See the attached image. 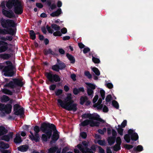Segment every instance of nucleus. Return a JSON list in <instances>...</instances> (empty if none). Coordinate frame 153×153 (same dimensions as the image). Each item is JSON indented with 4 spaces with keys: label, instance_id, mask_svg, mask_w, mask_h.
Returning <instances> with one entry per match:
<instances>
[{
    "label": "nucleus",
    "instance_id": "nucleus-1",
    "mask_svg": "<svg viewBox=\"0 0 153 153\" xmlns=\"http://www.w3.org/2000/svg\"><path fill=\"white\" fill-rule=\"evenodd\" d=\"M23 2L20 0H7L1 2L2 10H23Z\"/></svg>",
    "mask_w": 153,
    "mask_h": 153
},
{
    "label": "nucleus",
    "instance_id": "nucleus-2",
    "mask_svg": "<svg viewBox=\"0 0 153 153\" xmlns=\"http://www.w3.org/2000/svg\"><path fill=\"white\" fill-rule=\"evenodd\" d=\"M41 131L47 135L48 138H50L52 133V130L53 131L52 137L53 140L56 141L59 138V135L56 130L55 126L53 124L43 123L41 127Z\"/></svg>",
    "mask_w": 153,
    "mask_h": 153
},
{
    "label": "nucleus",
    "instance_id": "nucleus-3",
    "mask_svg": "<svg viewBox=\"0 0 153 153\" xmlns=\"http://www.w3.org/2000/svg\"><path fill=\"white\" fill-rule=\"evenodd\" d=\"M70 94H68L64 102L60 99L57 100L58 105L68 111H76L77 109V104L74 102Z\"/></svg>",
    "mask_w": 153,
    "mask_h": 153
},
{
    "label": "nucleus",
    "instance_id": "nucleus-4",
    "mask_svg": "<svg viewBox=\"0 0 153 153\" xmlns=\"http://www.w3.org/2000/svg\"><path fill=\"white\" fill-rule=\"evenodd\" d=\"M6 63L7 65L4 67L1 64H0V69L3 68L2 71L4 72V75L10 76H13L16 73L15 68L10 61H7Z\"/></svg>",
    "mask_w": 153,
    "mask_h": 153
},
{
    "label": "nucleus",
    "instance_id": "nucleus-5",
    "mask_svg": "<svg viewBox=\"0 0 153 153\" xmlns=\"http://www.w3.org/2000/svg\"><path fill=\"white\" fill-rule=\"evenodd\" d=\"M12 108V105L7 104L4 105L0 103V115L1 116L3 117L6 114H8L11 112Z\"/></svg>",
    "mask_w": 153,
    "mask_h": 153
},
{
    "label": "nucleus",
    "instance_id": "nucleus-6",
    "mask_svg": "<svg viewBox=\"0 0 153 153\" xmlns=\"http://www.w3.org/2000/svg\"><path fill=\"white\" fill-rule=\"evenodd\" d=\"M1 25L3 28L8 29L10 27H16V25L13 20L9 19L6 20L3 18L1 19Z\"/></svg>",
    "mask_w": 153,
    "mask_h": 153
},
{
    "label": "nucleus",
    "instance_id": "nucleus-7",
    "mask_svg": "<svg viewBox=\"0 0 153 153\" xmlns=\"http://www.w3.org/2000/svg\"><path fill=\"white\" fill-rule=\"evenodd\" d=\"M34 130L35 132L34 135L32 132L30 131V133L31 135H29V137L32 140H34L36 142H38L40 139L38 134L40 131L39 127L37 126H35L34 127Z\"/></svg>",
    "mask_w": 153,
    "mask_h": 153
},
{
    "label": "nucleus",
    "instance_id": "nucleus-8",
    "mask_svg": "<svg viewBox=\"0 0 153 153\" xmlns=\"http://www.w3.org/2000/svg\"><path fill=\"white\" fill-rule=\"evenodd\" d=\"M82 144L84 146V147L83 145L80 144L78 145L77 147L83 153H93V152L91 149L87 148V144L86 142H83Z\"/></svg>",
    "mask_w": 153,
    "mask_h": 153
},
{
    "label": "nucleus",
    "instance_id": "nucleus-9",
    "mask_svg": "<svg viewBox=\"0 0 153 153\" xmlns=\"http://www.w3.org/2000/svg\"><path fill=\"white\" fill-rule=\"evenodd\" d=\"M82 117L85 118H88L91 119H93L99 121L104 123V121L101 118H100V116L98 115H95L94 114H85L82 116Z\"/></svg>",
    "mask_w": 153,
    "mask_h": 153
},
{
    "label": "nucleus",
    "instance_id": "nucleus-10",
    "mask_svg": "<svg viewBox=\"0 0 153 153\" xmlns=\"http://www.w3.org/2000/svg\"><path fill=\"white\" fill-rule=\"evenodd\" d=\"M42 2L45 3L46 5L49 10H55L56 8V4L55 1L52 0H41Z\"/></svg>",
    "mask_w": 153,
    "mask_h": 153
},
{
    "label": "nucleus",
    "instance_id": "nucleus-11",
    "mask_svg": "<svg viewBox=\"0 0 153 153\" xmlns=\"http://www.w3.org/2000/svg\"><path fill=\"white\" fill-rule=\"evenodd\" d=\"M45 75L48 80L51 82L54 81L57 82L60 80L59 76L56 74L53 75L50 73H46Z\"/></svg>",
    "mask_w": 153,
    "mask_h": 153
},
{
    "label": "nucleus",
    "instance_id": "nucleus-12",
    "mask_svg": "<svg viewBox=\"0 0 153 153\" xmlns=\"http://www.w3.org/2000/svg\"><path fill=\"white\" fill-rule=\"evenodd\" d=\"M15 33V30L12 28L6 30L3 29L0 27V34L4 35L6 34H10L13 35Z\"/></svg>",
    "mask_w": 153,
    "mask_h": 153
},
{
    "label": "nucleus",
    "instance_id": "nucleus-13",
    "mask_svg": "<svg viewBox=\"0 0 153 153\" xmlns=\"http://www.w3.org/2000/svg\"><path fill=\"white\" fill-rule=\"evenodd\" d=\"M86 84L89 87V88H87L88 94L92 97L93 96V90L95 89V86L94 84L90 83H86Z\"/></svg>",
    "mask_w": 153,
    "mask_h": 153
},
{
    "label": "nucleus",
    "instance_id": "nucleus-14",
    "mask_svg": "<svg viewBox=\"0 0 153 153\" xmlns=\"http://www.w3.org/2000/svg\"><path fill=\"white\" fill-rule=\"evenodd\" d=\"M46 28L48 31L49 33H52L53 32V29L55 31H58L60 30V27L59 26L56 24H52L51 25V27L48 26V25L46 26Z\"/></svg>",
    "mask_w": 153,
    "mask_h": 153
},
{
    "label": "nucleus",
    "instance_id": "nucleus-15",
    "mask_svg": "<svg viewBox=\"0 0 153 153\" xmlns=\"http://www.w3.org/2000/svg\"><path fill=\"white\" fill-rule=\"evenodd\" d=\"M116 141V144L113 146V150L115 151H117L120 149V145L121 143V140L120 137H117Z\"/></svg>",
    "mask_w": 153,
    "mask_h": 153
},
{
    "label": "nucleus",
    "instance_id": "nucleus-16",
    "mask_svg": "<svg viewBox=\"0 0 153 153\" xmlns=\"http://www.w3.org/2000/svg\"><path fill=\"white\" fill-rule=\"evenodd\" d=\"M2 13L4 16L10 18H11L15 16L14 13L11 10H3Z\"/></svg>",
    "mask_w": 153,
    "mask_h": 153
},
{
    "label": "nucleus",
    "instance_id": "nucleus-17",
    "mask_svg": "<svg viewBox=\"0 0 153 153\" xmlns=\"http://www.w3.org/2000/svg\"><path fill=\"white\" fill-rule=\"evenodd\" d=\"M129 134H130L131 139L132 140L136 141L138 138V136L137 134L135 133H134V131L131 129L129 130L128 131Z\"/></svg>",
    "mask_w": 153,
    "mask_h": 153
},
{
    "label": "nucleus",
    "instance_id": "nucleus-18",
    "mask_svg": "<svg viewBox=\"0 0 153 153\" xmlns=\"http://www.w3.org/2000/svg\"><path fill=\"white\" fill-rule=\"evenodd\" d=\"M102 102V100L101 98H100L97 102L95 103L93 105L94 107H96L98 110H101L102 109L103 107V105L102 104H101Z\"/></svg>",
    "mask_w": 153,
    "mask_h": 153
},
{
    "label": "nucleus",
    "instance_id": "nucleus-19",
    "mask_svg": "<svg viewBox=\"0 0 153 153\" xmlns=\"http://www.w3.org/2000/svg\"><path fill=\"white\" fill-rule=\"evenodd\" d=\"M28 146L27 145L21 146L18 148L19 150L22 152L26 151L28 149Z\"/></svg>",
    "mask_w": 153,
    "mask_h": 153
},
{
    "label": "nucleus",
    "instance_id": "nucleus-20",
    "mask_svg": "<svg viewBox=\"0 0 153 153\" xmlns=\"http://www.w3.org/2000/svg\"><path fill=\"white\" fill-rule=\"evenodd\" d=\"M9 147V145L7 143H4L3 141L0 142V151L1 149H7Z\"/></svg>",
    "mask_w": 153,
    "mask_h": 153
},
{
    "label": "nucleus",
    "instance_id": "nucleus-21",
    "mask_svg": "<svg viewBox=\"0 0 153 153\" xmlns=\"http://www.w3.org/2000/svg\"><path fill=\"white\" fill-rule=\"evenodd\" d=\"M22 141V139L20 135L19 134H17L15 138L14 139V142L16 143H19Z\"/></svg>",
    "mask_w": 153,
    "mask_h": 153
},
{
    "label": "nucleus",
    "instance_id": "nucleus-22",
    "mask_svg": "<svg viewBox=\"0 0 153 153\" xmlns=\"http://www.w3.org/2000/svg\"><path fill=\"white\" fill-rule=\"evenodd\" d=\"M61 13V10H56L50 14L51 16L53 17L58 16Z\"/></svg>",
    "mask_w": 153,
    "mask_h": 153
},
{
    "label": "nucleus",
    "instance_id": "nucleus-23",
    "mask_svg": "<svg viewBox=\"0 0 153 153\" xmlns=\"http://www.w3.org/2000/svg\"><path fill=\"white\" fill-rule=\"evenodd\" d=\"M80 91H84V90L83 88H79V89L75 88L73 90V93L75 95H76L78 94Z\"/></svg>",
    "mask_w": 153,
    "mask_h": 153
},
{
    "label": "nucleus",
    "instance_id": "nucleus-24",
    "mask_svg": "<svg viewBox=\"0 0 153 153\" xmlns=\"http://www.w3.org/2000/svg\"><path fill=\"white\" fill-rule=\"evenodd\" d=\"M90 125L91 126H98L100 125V123L97 122L92 120H90Z\"/></svg>",
    "mask_w": 153,
    "mask_h": 153
},
{
    "label": "nucleus",
    "instance_id": "nucleus-25",
    "mask_svg": "<svg viewBox=\"0 0 153 153\" xmlns=\"http://www.w3.org/2000/svg\"><path fill=\"white\" fill-rule=\"evenodd\" d=\"M10 57V55L8 54H0V58L4 59H7Z\"/></svg>",
    "mask_w": 153,
    "mask_h": 153
},
{
    "label": "nucleus",
    "instance_id": "nucleus-26",
    "mask_svg": "<svg viewBox=\"0 0 153 153\" xmlns=\"http://www.w3.org/2000/svg\"><path fill=\"white\" fill-rule=\"evenodd\" d=\"M66 56L68 59L71 61V63H74L75 62V59L74 56L69 53H67Z\"/></svg>",
    "mask_w": 153,
    "mask_h": 153
},
{
    "label": "nucleus",
    "instance_id": "nucleus-27",
    "mask_svg": "<svg viewBox=\"0 0 153 153\" xmlns=\"http://www.w3.org/2000/svg\"><path fill=\"white\" fill-rule=\"evenodd\" d=\"M7 130L3 126H0V136L7 133Z\"/></svg>",
    "mask_w": 153,
    "mask_h": 153
},
{
    "label": "nucleus",
    "instance_id": "nucleus-28",
    "mask_svg": "<svg viewBox=\"0 0 153 153\" xmlns=\"http://www.w3.org/2000/svg\"><path fill=\"white\" fill-rule=\"evenodd\" d=\"M2 45L0 47V53L5 51L8 49L7 45Z\"/></svg>",
    "mask_w": 153,
    "mask_h": 153
},
{
    "label": "nucleus",
    "instance_id": "nucleus-29",
    "mask_svg": "<svg viewBox=\"0 0 153 153\" xmlns=\"http://www.w3.org/2000/svg\"><path fill=\"white\" fill-rule=\"evenodd\" d=\"M108 141L110 145H112L114 143L115 139L112 137H109L108 139Z\"/></svg>",
    "mask_w": 153,
    "mask_h": 153
},
{
    "label": "nucleus",
    "instance_id": "nucleus-30",
    "mask_svg": "<svg viewBox=\"0 0 153 153\" xmlns=\"http://www.w3.org/2000/svg\"><path fill=\"white\" fill-rule=\"evenodd\" d=\"M24 113L23 109L22 108H20L17 110L14 111V113L16 115H22Z\"/></svg>",
    "mask_w": 153,
    "mask_h": 153
},
{
    "label": "nucleus",
    "instance_id": "nucleus-31",
    "mask_svg": "<svg viewBox=\"0 0 153 153\" xmlns=\"http://www.w3.org/2000/svg\"><path fill=\"white\" fill-rule=\"evenodd\" d=\"M1 101L2 102H5L10 100L9 97L6 95H3L1 98Z\"/></svg>",
    "mask_w": 153,
    "mask_h": 153
},
{
    "label": "nucleus",
    "instance_id": "nucleus-32",
    "mask_svg": "<svg viewBox=\"0 0 153 153\" xmlns=\"http://www.w3.org/2000/svg\"><path fill=\"white\" fill-rule=\"evenodd\" d=\"M14 81L15 85H16L20 87H22L23 85L22 83L20 80L15 79Z\"/></svg>",
    "mask_w": 153,
    "mask_h": 153
},
{
    "label": "nucleus",
    "instance_id": "nucleus-33",
    "mask_svg": "<svg viewBox=\"0 0 153 153\" xmlns=\"http://www.w3.org/2000/svg\"><path fill=\"white\" fill-rule=\"evenodd\" d=\"M58 149L56 146L52 147L48 150V153H54Z\"/></svg>",
    "mask_w": 153,
    "mask_h": 153
},
{
    "label": "nucleus",
    "instance_id": "nucleus-34",
    "mask_svg": "<svg viewBox=\"0 0 153 153\" xmlns=\"http://www.w3.org/2000/svg\"><path fill=\"white\" fill-rule=\"evenodd\" d=\"M88 100V97L86 96H82L80 99V103L83 105L84 103Z\"/></svg>",
    "mask_w": 153,
    "mask_h": 153
},
{
    "label": "nucleus",
    "instance_id": "nucleus-35",
    "mask_svg": "<svg viewBox=\"0 0 153 153\" xmlns=\"http://www.w3.org/2000/svg\"><path fill=\"white\" fill-rule=\"evenodd\" d=\"M44 52L45 55H47L49 54H51L52 55L54 54V53L50 49L45 50Z\"/></svg>",
    "mask_w": 153,
    "mask_h": 153
},
{
    "label": "nucleus",
    "instance_id": "nucleus-36",
    "mask_svg": "<svg viewBox=\"0 0 153 153\" xmlns=\"http://www.w3.org/2000/svg\"><path fill=\"white\" fill-rule=\"evenodd\" d=\"M2 92L6 94L12 95V92L6 89H3L1 90Z\"/></svg>",
    "mask_w": 153,
    "mask_h": 153
},
{
    "label": "nucleus",
    "instance_id": "nucleus-37",
    "mask_svg": "<svg viewBox=\"0 0 153 153\" xmlns=\"http://www.w3.org/2000/svg\"><path fill=\"white\" fill-rule=\"evenodd\" d=\"M30 34L31 38L34 40L36 38V34L34 32L33 30H31L30 31Z\"/></svg>",
    "mask_w": 153,
    "mask_h": 153
},
{
    "label": "nucleus",
    "instance_id": "nucleus-38",
    "mask_svg": "<svg viewBox=\"0 0 153 153\" xmlns=\"http://www.w3.org/2000/svg\"><path fill=\"white\" fill-rule=\"evenodd\" d=\"M92 70L97 76H99L100 75V72L97 68L95 67L93 68Z\"/></svg>",
    "mask_w": 153,
    "mask_h": 153
},
{
    "label": "nucleus",
    "instance_id": "nucleus-39",
    "mask_svg": "<svg viewBox=\"0 0 153 153\" xmlns=\"http://www.w3.org/2000/svg\"><path fill=\"white\" fill-rule=\"evenodd\" d=\"M6 86L8 87H10L11 88H13L15 87V85L14 84V82H10L9 83L6 85Z\"/></svg>",
    "mask_w": 153,
    "mask_h": 153
},
{
    "label": "nucleus",
    "instance_id": "nucleus-40",
    "mask_svg": "<svg viewBox=\"0 0 153 153\" xmlns=\"http://www.w3.org/2000/svg\"><path fill=\"white\" fill-rule=\"evenodd\" d=\"M90 120H85L81 123V125L83 126H87L89 124H90Z\"/></svg>",
    "mask_w": 153,
    "mask_h": 153
},
{
    "label": "nucleus",
    "instance_id": "nucleus-41",
    "mask_svg": "<svg viewBox=\"0 0 153 153\" xmlns=\"http://www.w3.org/2000/svg\"><path fill=\"white\" fill-rule=\"evenodd\" d=\"M1 139L2 140H4L7 141H8L10 140V137L9 135H5L1 137Z\"/></svg>",
    "mask_w": 153,
    "mask_h": 153
},
{
    "label": "nucleus",
    "instance_id": "nucleus-42",
    "mask_svg": "<svg viewBox=\"0 0 153 153\" xmlns=\"http://www.w3.org/2000/svg\"><path fill=\"white\" fill-rule=\"evenodd\" d=\"M62 2L61 1H58L57 2L56 4V7H58L59 8L57 9L56 10H61V9L60 8L62 7Z\"/></svg>",
    "mask_w": 153,
    "mask_h": 153
},
{
    "label": "nucleus",
    "instance_id": "nucleus-43",
    "mask_svg": "<svg viewBox=\"0 0 153 153\" xmlns=\"http://www.w3.org/2000/svg\"><path fill=\"white\" fill-rule=\"evenodd\" d=\"M124 139L127 143H129L130 141V136L128 134H126L124 135Z\"/></svg>",
    "mask_w": 153,
    "mask_h": 153
},
{
    "label": "nucleus",
    "instance_id": "nucleus-44",
    "mask_svg": "<svg viewBox=\"0 0 153 153\" xmlns=\"http://www.w3.org/2000/svg\"><path fill=\"white\" fill-rule=\"evenodd\" d=\"M112 105L113 106L117 109L119 108V105L118 102L115 100H113L112 102Z\"/></svg>",
    "mask_w": 153,
    "mask_h": 153
},
{
    "label": "nucleus",
    "instance_id": "nucleus-45",
    "mask_svg": "<svg viewBox=\"0 0 153 153\" xmlns=\"http://www.w3.org/2000/svg\"><path fill=\"white\" fill-rule=\"evenodd\" d=\"M92 60L95 63L98 64L100 63V61L99 59L97 58H95L92 56Z\"/></svg>",
    "mask_w": 153,
    "mask_h": 153
},
{
    "label": "nucleus",
    "instance_id": "nucleus-46",
    "mask_svg": "<svg viewBox=\"0 0 153 153\" xmlns=\"http://www.w3.org/2000/svg\"><path fill=\"white\" fill-rule=\"evenodd\" d=\"M84 74L85 76L88 78L91 79L92 78V76L88 71H85Z\"/></svg>",
    "mask_w": 153,
    "mask_h": 153
},
{
    "label": "nucleus",
    "instance_id": "nucleus-47",
    "mask_svg": "<svg viewBox=\"0 0 153 153\" xmlns=\"http://www.w3.org/2000/svg\"><path fill=\"white\" fill-rule=\"evenodd\" d=\"M52 69L54 71H58L59 70V67L58 65H54L52 67Z\"/></svg>",
    "mask_w": 153,
    "mask_h": 153
},
{
    "label": "nucleus",
    "instance_id": "nucleus-48",
    "mask_svg": "<svg viewBox=\"0 0 153 153\" xmlns=\"http://www.w3.org/2000/svg\"><path fill=\"white\" fill-rule=\"evenodd\" d=\"M53 35L55 36H62V34L61 32L58 30L54 32L53 33Z\"/></svg>",
    "mask_w": 153,
    "mask_h": 153
},
{
    "label": "nucleus",
    "instance_id": "nucleus-49",
    "mask_svg": "<svg viewBox=\"0 0 153 153\" xmlns=\"http://www.w3.org/2000/svg\"><path fill=\"white\" fill-rule=\"evenodd\" d=\"M97 143L101 146H105V140H99L97 141Z\"/></svg>",
    "mask_w": 153,
    "mask_h": 153
},
{
    "label": "nucleus",
    "instance_id": "nucleus-50",
    "mask_svg": "<svg viewBox=\"0 0 153 153\" xmlns=\"http://www.w3.org/2000/svg\"><path fill=\"white\" fill-rule=\"evenodd\" d=\"M48 138L47 135L46 134H43L42 135V139L43 141H46Z\"/></svg>",
    "mask_w": 153,
    "mask_h": 153
},
{
    "label": "nucleus",
    "instance_id": "nucleus-51",
    "mask_svg": "<svg viewBox=\"0 0 153 153\" xmlns=\"http://www.w3.org/2000/svg\"><path fill=\"white\" fill-rule=\"evenodd\" d=\"M100 94L103 100H104L105 97V92L103 90H101L100 91Z\"/></svg>",
    "mask_w": 153,
    "mask_h": 153
},
{
    "label": "nucleus",
    "instance_id": "nucleus-52",
    "mask_svg": "<svg viewBox=\"0 0 153 153\" xmlns=\"http://www.w3.org/2000/svg\"><path fill=\"white\" fill-rule=\"evenodd\" d=\"M106 131V128H104L102 130L99 129L98 131V132L101 134H103Z\"/></svg>",
    "mask_w": 153,
    "mask_h": 153
},
{
    "label": "nucleus",
    "instance_id": "nucleus-53",
    "mask_svg": "<svg viewBox=\"0 0 153 153\" xmlns=\"http://www.w3.org/2000/svg\"><path fill=\"white\" fill-rule=\"evenodd\" d=\"M62 92V91L61 89H59L55 92V94L57 96L61 94Z\"/></svg>",
    "mask_w": 153,
    "mask_h": 153
},
{
    "label": "nucleus",
    "instance_id": "nucleus-54",
    "mask_svg": "<svg viewBox=\"0 0 153 153\" xmlns=\"http://www.w3.org/2000/svg\"><path fill=\"white\" fill-rule=\"evenodd\" d=\"M112 98V97L111 95H108L106 98L105 100L106 102H109L110 101Z\"/></svg>",
    "mask_w": 153,
    "mask_h": 153
},
{
    "label": "nucleus",
    "instance_id": "nucleus-55",
    "mask_svg": "<svg viewBox=\"0 0 153 153\" xmlns=\"http://www.w3.org/2000/svg\"><path fill=\"white\" fill-rule=\"evenodd\" d=\"M59 69H62L65 67V65L63 63H59Z\"/></svg>",
    "mask_w": 153,
    "mask_h": 153
},
{
    "label": "nucleus",
    "instance_id": "nucleus-56",
    "mask_svg": "<svg viewBox=\"0 0 153 153\" xmlns=\"http://www.w3.org/2000/svg\"><path fill=\"white\" fill-rule=\"evenodd\" d=\"M80 136L83 138H85L87 137V134L85 132H83L80 133Z\"/></svg>",
    "mask_w": 153,
    "mask_h": 153
},
{
    "label": "nucleus",
    "instance_id": "nucleus-57",
    "mask_svg": "<svg viewBox=\"0 0 153 153\" xmlns=\"http://www.w3.org/2000/svg\"><path fill=\"white\" fill-rule=\"evenodd\" d=\"M143 147L141 145H138L136 148V150L137 151L140 152L143 150Z\"/></svg>",
    "mask_w": 153,
    "mask_h": 153
},
{
    "label": "nucleus",
    "instance_id": "nucleus-58",
    "mask_svg": "<svg viewBox=\"0 0 153 153\" xmlns=\"http://www.w3.org/2000/svg\"><path fill=\"white\" fill-rule=\"evenodd\" d=\"M117 132L121 135H123V129L121 128H119L117 130Z\"/></svg>",
    "mask_w": 153,
    "mask_h": 153
},
{
    "label": "nucleus",
    "instance_id": "nucleus-59",
    "mask_svg": "<svg viewBox=\"0 0 153 153\" xmlns=\"http://www.w3.org/2000/svg\"><path fill=\"white\" fill-rule=\"evenodd\" d=\"M36 6L39 8H42L43 7V4L40 3H36Z\"/></svg>",
    "mask_w": 153,
    "mask_h": 153
},
{
    "label": "nucleus",
    "instance_id": "nucleus-60",
    "mask_svg": "<svg viewBox=\"0 0 153 153\" xmlns=\"http://www.w3.org/2000/svg\"><path fill=\"white\" fill-rule=\"evenodd\" d=\"M20 107V106L18 104H15L14 106V111L18 110Z\"/></svg>",
    "mask_w": 153,
    "mask_h": 153
},
{
    "label": "nucleus",
    "instance_id": "nucleus-61",
    "mask_svg": "<svg viewBox=\"0 0 153 153\" xmlns=\"http://www.w3.org/2000/svg\"><path fill=\"white\" fill-rule=\"evenodd\" d=\"M67 29L66 28L64 27L61 30V33L65 34L67 32Z\"/></svg>",
    "mask_w": 153,
    "mask_h": 153
},
{
    "label": "nucleus",
    "instance_id": "nucleus-62",
    "mask_svg": "<svg viewBox=\"0 0 153 153\" xmlns=\"http://www.w3.org/2000/svg\"><path fill=\"white\" fill-rule=\"evenodd\" d=\"M99 152L100 153H105V151L100 146L98 147Z\"/></svg>",
    "mask_w": 153,
    "mask_h": 153
},
{
    "label": "nucleus",
    "instance_id": "nucleus-63",
    "mask_svg": "<svg viewBox=\"0 0 153 153\" xmlns=\"http://www.w3.org/2000/svg\"><path fill=\"white\" fill-rule=\"evenodd\" d=\"M14 12L17 14H20L23 12V10H14Z\"/></svg>",
    "mask_w": 153,
    "mask_h": 153
},
{
    "label": "nucleus",
    "instance_id": "nucleus-64",
    "mask_svg": "<svg viewBox=\"0 0 153 153\" xmlns=\"http://www.w3.org/2000/svg\"><path fill=\"white\" fill-rule=\"evenodd\" d=\"M2 153H10V151L9 150H1Z\"/></svg>",
    "mask_w": 153,
    "mask_h": 153
}]
</instances>
